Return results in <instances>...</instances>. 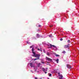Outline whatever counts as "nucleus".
Segmentation results:
<instances>
[{"label":"nucleus","mask_w":79,"mask_h":79,"mask_svg":"<svg viewBox=\"0 0 79 79\" xmlns=\"http://www.w3.org/2000/svg\"><path fill=\"white\" fill-rule=\"evenodd\" d=\"M56 61L57 63H58V62H59V59H57L56 60H55Z\"/></svg>","instance_id":"obj_10"},{"label":"nucleus","mask_w":79,"mask_h":79,"mask_svg":"<svg viewBox=\"0 0 79 79\" xmlns=\"http://www.w3.org/2000/svg\"><path fill=\"white\" fill-rule=\"evenodd\" d=\"M69 47V44H68L67 45H65L64 46V48H68Z\"/></svg>","instance_id":"obj_5"},{"label":"nucleus","mask_w":79,"mask_h":79,"mask_svg":"<svg viewBox=\"0 0 79 79\" xmlns=\"http://www.w3.org/2000/svg\"><path fill=\"white\" fill-rule=\"evenodd\" d=\"M42 70L44 71V72H45V71H47V69H45L44 68H42Z\"/></svg>","instance_id":"obj_7"},{"label":"nucleus","mask_w":79,"mask_h":79,"mask_svg":"<svg viewBox=\"0 0 79 79\" xmlns=\"http://www.w3.org/2000/svg\"><path fill=\"white\" fill-rule=\"evenodd\" d=\"M50 27H53V25L50 26Z\"/></svg>","instance_id":"obj_20"},{"label":"nucleus","mask_w":79,"mask_h":79,"mask_svg":"<svg viewBox=\"0 0 79 79\" xmlns=\"http://www.w3.org/2000/svg\"><path fill=\"white\" fill-rule=\"evenodd\" d=\"M35 79H37V77H35Z\"/></svg>","instance_id":"obj_19"},{"label":"nucleus","mask_w":79,"mask_h":79,"mask_svg":"<svg viewBox=\"0 0 79 79\" xmlns=\"http://www.w3.org/2000/svg\"><path fill=\"white\" fill-rule=\"evenodd\" d=\"M49 37H50V35H49Z\"/></svg>","instance_id":"obj_28"},{"label":"nucleus","mask_w":79,"mask_h":79,"mask_svg":"<svg viewBox=\"0 0 79 79\" xmlns=\"http://www.w3.org/2000/svg\"><path fill=\"white\" fill-rule=\"evenodd\" d=\"M67 67L68 68H69V69H71V68H72V67L70 65L67 64Z\"/></svg>","instance_id":"obj_3"},{"label":"nucleus","mask_w":79,"mask_h":79,"mask_svg":"<svg viewBox=\"0 0 79 79\" xmlns=\"http://www.w3.org/2000/svg\"><path fill=\"white\" fill-rule=\"evenodd\" d=\"M56 56H60V55L56 54Z\"/></svg>","instance_id":"obj_17"},{"label":"nucleus","mask_w":79,"mask_h":79,"mask_svg":"<svg viewBox=\"0 0 79 79\" xmlns=\"http://www.w3.org/2000/svg\"><path fill=\"white\" fill-rule=\"evenodd\" d=\"M40 37V36L38 34H36V37L37 38H39V37Z\"/></svg>","instance_id":"obj_9"},{"label":"nucleus","mask_w":79,"mask_h":79,"mask_svg":"<svg viewBox=\"0 0 79 79\" xmlns=\"http://www.w3.org/2000/svg\"><path fill=\"white\" fill-rule=\"evenodd\" d=\"M46 58L48 61H52V59L49 58H48V57H46Z\"/></svg>","instance_id":"obj_4"},{"label":"nucleus","mask_w":79,"mask_h":79,"mask_svg":"<svg viewBox=\"0 0 79 79\" xmlns=\"http://www.w3.org/2000/svg\"><path fill=\"white\" fill-rule=\"evenodd\" d=\"M30 47V48H32V46H31Z\"/></svg>","instance_id":"obj_23"},{"label":"nucleus","mask_w":79,"mask_h":79,"mask_svg":"<svg viewBox=\"0 0 79 79\" xmlns=\"http://www.w3.org/2000/svg\"><path fill=\"white\" fill-rule=\"evenodd\" d=\"M63 39L62 38H61L60 39V41H62V40H63Z\"/></svg>","instance_id":"obj_18"},{"label":"nucleus","mask_w":79,"mask_h":79,"mask_svg":"<svg viewBox=\"0 0 79 79\" xmlns=\"http://www.w3.org/2000/svg\"><path fill=\"white\" fill-rule=\"evenodd\" d=\"M49 77H51V76H52V74L51 73H50L49 74Z\"/></svg>","instance_id":"obj_14"},{"label":"nucleus","mask_w":79,"mask_h":79,"mask_svg":"<svg viewBox=\"0 0 79 79\" xmlns=\"http://www.w3.org/2000/svg\"><path fill=\"white\" fill-rule=\"evenodd\" d=\"M40 64H41L40 63H39V65H40Z\"/></svg>","instance_id":"obj_25"},{"label":"nucleus","mask_w":79,"mask_h":79,"mask_svg":"<svg viewBox=\"0 0 79 79\" xmlns=\"http://www.w3.org/2000/svg\"><path fill=\"white\" fill-rule=\"evenodd\" d=\"M39 60V59H38V58H35L34 59V60L35 61V60Z\"/></svg>","instance_id":"obj_12"},{"label":"nucleus","mask_w":79,"mask_h":79,"mask_svg":"<svg viewBox=\"0 0 79 79\" xmlns=\"http://www.w3.org/2000/svg\"><path fill=\"white\" fill-rule=\"evenodd\" d=\"M50 45L51 48L52 47H53L54 48H57L54 45H52V44H50Z\"/></svg>","instance_id":"obj_6"},{"label":"nucleus","mask_w":79,"mask_h":79,"mask_svg":"<svg viewBox=\"0 0 79 79\" xmlns=\"http://www.w3.org/2000/svg\"><path fill=\"white\" fill-rule=\"evenodd\" d=\"M67 42H68V43H70V40H68L67 41Z\"/></svg>","instance_id":"obj_13"},{"label":"nucleus","mask_w":79,"mask_h":79,"mask_svg":"<svg viewBox=\"0 0 79 79\" xmlns=\"http://www.w3.org/2000/svg\"><path fill=\"white\" fill-rule=\"evenodd\" d=\"M47 72H45V74H47Z\"/></svg>","instance_id":"obj_24"},{"label":"nucleus","mask_w":79,"mask_h":79,"mask_svg":"<svg viewBox=\"0 0 79 79\" xmlns=\"http://www.w3.org/2000/svg\"><path fill=\"white\" fill-rule=\"evenodd\" d=\"M41 63H42V64H45V62H42V61H41Z\"/></svg>","instance_id":"obj_16"},{"label":"nucleus","mask_w":79,"mask_h":79,"mask_svg":"<svg viewBox=\"0 0 79 79\" xmlns=\"http://www.w3.org/2000/svg\"><path fill=\"white\" fill-rule=\"evenodd\" d=\"M48 79H49V78H48Z\"/></svg>","instance_id":"obj_27"},{"label":"nucleus","mask_w":79,"mask_h":79,"mask_svg":"<svg viewBox=\"0 0 79 79\" xmlns=\"http://www.w3.org/2000/svg\"><path fill=\"white\" fill-rule=\"evenodd\" d=\"M39 27H41V25H39Z\"/></svg>","instance_id":"obj_21"},{"label":"nucleus","mask_w":79,"mask_h":79,"mask_svg":"<svg viewBox=\"0 0 79 79\" xmlns=\"http://www.w3.org/2000/svg\"><path fill=\"white\" fill-rule=\"evenodd\" d=\"M34 48H33L32 49V53L33 54L32 55V56H33V57H35V58H37L38 59H39V58H40V54H35V52H34Z\"/></svg>","instance_id":"obj_1"},{"label":"nucleus","mask_w":79,"mask_h":79,"mask_svg":"<svg viewBox=\"0 0 79 79\" xmlns=\"http://www.w3.org/2000/svg\"><path fill=\"white\" fill-rule=\"evenodd\" d=\"M30 66L31 67V68H32L33 66H34L33 65V64H32L31 62L30 63Z\"/></svg>","instance_id":"obj_8"},{"label":"nucleus","mask_w":79,"mask_h":79,"mask_svg":"<svg viewBox=\"0 0 79 79\" xmlns=\"http://www.w3.org/2000/svg\"><path fill=\"white\" fill-rule=\"evenodd\" d=\"M31 72L33 73V72H32V71H31Z\"/></svg>","instance_id":"obj_26"},{"label":"nucleus","mask_w":79,"mask_h":79,"mask_svg":"<svg viewBox=\"0 0 79 79\" xmlns=\"http://www.w3.org/2000/svg\"><path fill=\"white\" fill-rule=\"evenodd\" d=\"M62 53L64 54V53H66V51H64L62 52Z\"/></svg>","instance_id":"obj_11"},{"label":"nucleus","mask_w":79,"mask_h":79,"mask_svg":"<svg viewBox=\"0 0 79 79\" xmlns=\"http://www.w3.org/2000/svg\"><path fill=\"white\" fill-rule=\"evenodd\" d=\"M38 50H40V49L39 48L38 49Z\"/></svg>","instance_id":"obj_22"},{"label":"nucleus","mask_w":79,"mask_h":79,"mask_svg":"<svg viewBox=\"0 0 79 79\" xmlns=\"http://www.w3.org/2000/svg\"><path fill=\"white\" fill-rule=\"evenodd\" d=\"M57 73L59 75V76H60V77L59 78V79H63V75L60 74V73Z\"/></svg>","instance_id":"obj_2"},{"label":"nucleus","mask_w":79,"mask_h":79,"mask_svg":"<svg viewBox=\"0 0 79 79\" xmlns=\"http://www.w3.org/2000/svg\"><path fill=\"white\" fill-rule=\"evenodd\" d=\"M47 55H48L49 56H50V53H48V52H47Z\"/></svg>","instance_id":"obj_15"}]
</instances>
